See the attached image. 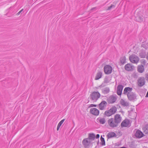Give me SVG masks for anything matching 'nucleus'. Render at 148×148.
Instances as JSON below:
<instances>
[{
    "instance_id": "obj_1",
    "label": "nucleus",
    "mask_w": 148,
    "mask_h": 148,
    "mask_svg": "<svg viewBox=\"0 0 148 148\" xmlns=\"http://www.w3.org/2000/svg\"><path fill=\"white\" fill-rule=\"evenodd\" d=\"M133 88L130 87H126L124 89L123 94L127 96L128 99L130 101L135 100L136 98V95L134 92H132Z\"/></svg>"
},
{
    "instance_id": "obj_2",
    "label": "nucleus",
    "mask_w": 148,
    "mask_h": 148,
    "mask_svg": "<svg viewBox=\"0 0 148 148\" xmlns=\"http://www.w3.org/2000/svg\"><path fill=\"white\" fill-rule=\"evenodd\" d=\"M100 94L98 92L94 91L90 95V100L93 102H96L100 97Z\"/></svg>"
},
{
    "instance_id": "obj_3",
    "label": "nucleus",
    "mask_w": 148,
    "mask_h": 148,
    "mask_svg": "<svg viewBox=\"0 0 148 148\" xmlns=\"http://www.w3.org/2000/svg\"><path fill=\"white\" fill-rule=\"evenodd\" d=\"M129 60L132 63L137 64L139 62V58L136 55L132 54L129 57Z\"/></svg>"
},
{
    "instance_id": "obj_4",
    "label": "nucleus",
    "mask_w": 148,
    "mask_h": 148,
    "mask_svg": "<svg viewBox=\"0 0 148 148\" xmlns=\"http://www.w3.org/2000/svg\"><path fill=\"white\" fill-rule=\"evenodd\" d=\"M108 125L110 127L112 128H114L118 126L113 118H111L108 121Z\"/></svg>"
},
{
    "instance_id": "obj_5",
    "label": "nucleus",
    "mask_w": 148,
    "mask_h": 148,
    "mask_svg": "<svg viewBox=\"0 0 148 148\" xmlns=\"http://www.w3.org/2000/svg\"><path fill=\"white\" fill-rule=\"evenodd\" d=\"M117 99V96L116 95H112L107 99V101L109 103L112 104L116 101Z\"/></svg>"
},
{
    "instance_id": "obj_6",
    "label": "nucleus",
    "mask_w": 148,
    "mask_h": 148,
    "mask_svg": "<svg viewBox=\"0 0 148 148\" xmlns=\"http://www.w3.org/2000/svg\"><path fill=\"white\" fill-rule=\"evenodd\" d=\"M104 71L105 74H111L112 71V67L109 65H107L104 67Z\"/></svg>"
},
{
    "instance_id": "obj_7",
    "label": "nucleus",
    "mask_w": 148,
    "mask_h": 148,
    "mask_svg": "<svg viewBox=\"0 0 148 148\" xmlns=\"http://www.w3.org/2000/svg\"><path fill=\"white\" fill-rule=\"evenodd\" d=\"M145 79L144 77H139L137 81V84L139 87H141L143 86L145 84Z\"/></svg>"
},
{
    "instance_id": "obj_8",
    "label": "nucleus",
    "mask_w": 148,
    "mask_h": 148,
    "mask_svg": "<svg viewBox=\"0 0 148 148\" xmlns=\"http://www.w3.org/2000/svg\"><path fill=\"white\" fill-rule=\"evenodd\" d=\"M107 103L105 101H102L98 105L99 108L101 110H104L106 106Z\"/></svg>"
},
{
    "instance_id": "obj_9",
    "label": "nucleus",
    "mask_w": 148,
    "mask_h": 148,
    "mask_svg": "<svg viewBox=\"0 0 148 148\" xmlns=\"http://www.w3.org/2000/svg\"><path fill=\"white\" fill-rule=\"evenodd\" d=\"M90 113L95 116H98L99 113V110L96 108H92L90 109Z\"/></svg>"
},
{
    "instance_id": "obj_10",
    "label": "nucleus",
    "mask_w": 148,
    "mask_h": 148,
    "mask_svg": "<svg viewBox=\"0 0 148 148\" xmlns=\"http://www.w3.org/2000/svg\"><path fill=\"white\" fill-rule=\"evenodd\" d=\"M114 120L118 125V124L121 121L122 118L120 115L119 114H117L115 115Z\"/></svg>"
},
{
    "instance_id": "obj_11",
    "label": "nucleus",
    "mask_w": 148,
    "mask_h": 148,
    "mask_svg": "<svg viewBox=\"0 0 148 148\" xmlns=\"http://www.w3.org/2000/svg\"><path fill=\"white\" fill-rule=\"evenodd\" d=\"M134 68V67L131 64H127L125 66V69L127 71H132Z\"/></svg>"
},
{
    "instance_id": "obj_12",
    "label": "nucleus",
    "mask_w": 148,
    "mask_h": 148,
    "mask_svg": "<svg viewBox=\"0 0 148 148\" xmlns=\"http://www.w3.org/2000/svg\"><path fill=\"white\" fill-rule=\"evenodd\" d=\"M130 121L126 119H125L121 124V127H127L130 126Z\"/></svg>"
},
{
    "instance_id": "obj_13",
    "label": "nucleus",
    "mask_w": 148,
    "mask_h": 148,
    "mask_svg": "<svg viewBox=\"0 0 148 148\" xmlns=\"http://www.w3.org/2000/svg\"><path fill=\"white\" fill-rule=\"evenodd\" d=\"M123 87V86L121 84H119L117 86L116 92L118 95L120 96L121 95Z\"/></svg>"
},
{
    "instance_id": "obj_14",
    "label": "nucleus",
    "mask_w": 148,
    "mask_h": 148,
    "mask_svg": "<svg viewBox=\"0 0 148 148\" xmlns=\"http://www.w3.org/2000/svg\"><path fill=\"white\" fill-rule=\"evenodd\" d=\"M96 120L98 123L101 124H104L106 122L105 119L102 117H99Z\"/></svg>"
},
{
    "instance_id": "obj_15",
    "label": "nucleus",
    "mask_w": 148,
    "mask_h": 148,
    "mask_svg": "<svg viewBox=\"0 0 148 148\" xmlns=\"http://www.w3.org/2000/svg\"><path fill=\"white\" fill-rule=\"evenodd\" d=\"M145 71L144 66L143 65H140L138 66L137 67V71L140 73H143Z\"/></svg>"
},
{
    "instance_id": "obj_16",
    "label": "nucleus",
    "mask_w": 148,
    "mask_h": 148,
    "mask_svg": "<svg viewBox=\"0 0 148 148\" xmlns=\"http://www.w3.org/2000/svg\"><path fill=\"white\" fill-rule=\"evenodd\" d=\"M135 135L136 137L138 138H140L143 136V134L139 130H138L136 131Z\"/></svg>"
},
{
    "instance_id": "obj_17",
    "label": "nucleus",
    "mask_w": 148,
    "mask_h": 148,
    "mask_svg": "<svg viewBox=\"0 0 148 148\" xmlns=\"http://www.w3.org/2000/svg\"><path fill=\"white\" fill-rule=\"evenodd\" d=\"M102 74L103 73L102 71H98L95 76V80H97L101 78L102 75Z\"/></svg>"
},
{
    "instance_id": "obj_18",
    "label": "nucleus",
    "mask_w": 148,
    "mask_h": 148,
    "mask_svg": "<svg viewBox=\"0 0 148 148\" xmlns=\"http://www.w3.org/2000/svg\"><path fill=\"white\" fill-rule=\"evenodd\" d=\"M83 145L85 147H87L90 144V142L89 141V139L88 138L84 139L82 141Z\"/></svg>"
},
{
    "instance_id": "obj_19",
    "label": "nucleus",
    "mask_w": 148,
    "mask_h": 148,
    "mask_svg": "<svg viewBox=\"0 0 148 148\" xmlns=\"http://www.w3.org/2000/svg\"><path fill=\"white\" fill-rule=\"evenodd\" d=\"M120 104L121 105L124 107H127L129 106V103L125 100L122 99L120 101Z\"/></svg>"
},
{
    "instance_id": "obj_20",
    "label": "nucleus",
    "mask_w": 148,
    "mask_h": 148,
    "mask_svg": "<svg viewBox=\"0 0 148 148\" xmlns=\"http://www.w3.org/2000/svg\"><path fill=\"white\" fill-rule=\"evenodd\" d=\"M112 115L115 114L117 110V108L115 106H113L109 110Z\"/></svg>"
},
{
    "instance_id": "obj_21",
    "label": "nucleus",
    "mask_w": 148,
    "mask_h": 148,
    "mask_svg": "<svg viewBox=\"0 0 148 148\" xmlns=\"http://www.w3.org/2000/svg\"><path fill=\"white\" fill-rule=\"evenodd\" d=\"M143 130L146 134L148 133V125H145L143 126L142 127Z\"/></svg>"
},
{
    "instance_id": "obj_22",
    "label": "nucleus",
    "mask_w": 148,
    "mask_h": 148,
    "mask_svg": "<svg viewBox=\"0 0 148 148\" xmlns=\"http://www.w3.org/2000/svg\"><path fill=\"white\" fill-rule=\"evenodd\" d=\"M126 58L125 56H123L120 59V63L122 64H123L126 63Z\"/></svg>"
},
{
    "instance_id": "obj_23",
    "label": "nucleus",
    "mask_w": 148,
    "mask_h": 148,
    "mask_svg": "<svg viewBox=\"0 0 148 148\" xmlns=\"http://www.w3.org/2000/svg\"><path fill=\"white\" fill-rule=\"evenodd\" d=\"M110 91V89L108 87H106L103 89L102 90V92L104 94H107Z\"/></svg>"
},
{
    "instance_id": "obj_24",
    "label": "nucleus",
    "mask_w": 148,
    "mask_h": 148,
    "mask_svg": "<svg viewBox=\"0 0 148 148\" xmlns=\"http://www.w3.org/2000/svg\"><path fill=\"white\" fill-rule=\"evenodd\" d=\"M116 134L114 132H110L108 133L107 136L108 138H111L114 136Z\"/></svg>"
},
{
    "instance_id": "obj_25",
    "label": "nucleus",
    "mask_w": 148,
    "mask_h": 148,
    "mask_svg": "<svg viewBox=\"0 0 148 148\" xmlns=\"http://www.w3.org/2000/svg\"><path fill=\"white\" fill-rule=\"evenodd\" d=\"M95 137V135L93 134H90L89 135V138L90 139L94 140Z\"/></svg>"
},
{
    "instance_id": "obj_26",
    "label": "nucleus",
    "mask_w": 148,
    "mask_h": 148,
    "mask_svg": "<svg viewBox=\"0 0 148 148\" xmlns=\"http://www.w3.org/2000/svg\"><path fill=\"white\" fill-rule=\"evenodd\" d=\"M104 114L107 116H110L112 115L109 110L106 111L104 112Z\"/></svg>"
},
{
    "instance_id": "obj_27",
    "label": "nucleus",
    "mask_w": 148,
    "mask_h": 148,
    "mask_svg": "<svg viewBox=\"0 0 148 148\" xmlns=\"http://www.w3.org/2000/svg\"><path fill=\"white\" fill-rule=\"evenodd\" d=\"M101 144L102 145H105V142L104 138L101 136Z\"/></svg>"
},
{
    "instance_id": "obj_28",
    "label": "nucleus",
    "mask_w": 148,
    "mask_h": 148,
    "mask_svg": "<svg viewBox=\"0 0 148 148\" xmlns=\"http://www.w3.org/2000/svg\"><path fill=\"white\" fill-rule=\"evenodd\" d=\"M140 56L141 58H144L146 57V53L145 52H141L140 53Z\"/></svg>"
},
{
    "instance_id": "obj_29",
    "label": "nucleus",
    "mask_w": 148,
    "mask_h": 148,
    "mask_svg": "<svg viewBox=\"0 0 148 148\" xmlns=\"http://www.w3.org/2000/svg\"><path fill=\"white\" fill-rule=\"evenodd\" d=\"M141 63L142 64L141 65H143V66H144V65H145V64L146 63V62L145 60L144 59H143L141 60Z\"/></svg>"
},
{
    "instance_id": "obj_30",
    "label": "nucleus",
    "mask_w": 148,
    "mask_h": 148,
    "mask_svg": "<svg viewBox=\"0 0 148 148\" xmlns=\"http://www.w3.org/2000/svg\"><path fill=\"white\" fill-rule=\"evenodd\" d=\"M106 84L104 82L102 84L99 86V87L100 88H101L102 87H104L106 86Z\"/></svg>"
},
{
    "instance_id": "obj_31",
    "label": "nucleus",
    "mask_w": 148,
    "mask_h": 148,
    "mask_svg": "<svg viewBox=\"0 0 148 148\" xmlns=\"http://www.w3.org/2000/svg\"><path fill=\"white\" fill-rule=\"evenodd\" d=\"M115 7V5H114L112 4L110 6L108 7L107 9L108 10H110L112 8H114Z\"/></svg>"
},
{
    "instance_id": "obj_32",
    "label": "nucleus",
    "mask_w": 148,
    "mask_h": 148,
    "mask_svg": "<svg viewBox=\"0 0 148 148\" xmlns=\"http://www.w3.org/2000/svg\"><path fill=\"white\" fill-rule=\"evenodd\" d=\"M97 105H95V104H90L88 106V108H91V107H96Z\"/></svg>"
},
{
    "instance_id": "obj_33",
    "label": "nucleus",
    "mask_w": 148,
    "mask_h": 148,
    "mask_svg": "<svg viewBox=\"0 0 148 148\" xmlns=\"http://www.w3.org/2000/svg\"><path fill=\"white\" fill-rule=\"evenodd\" d=\"M65 120L64 119H63L61 121H60V122L58 124V125L61 126L62 124L64 122Z\"/></svg>"
},
{
    "instance_id": "obj_34",
    "label": "nucleus",
    "mask_w": 148,
    "mask_h": 148,
    "mask_svg": "<svg viewBox=\"0 0 148 148\" xmlns=\"http://www.w3.org/2000/svg\"><path fill=\"white\" fill-rule=\"evenodd\" d=\"M143 45V47L145 49H147L148 48V42L144 44Z\"/></svg>"
},
{
    "instance_id": "obj_35",
    "label": "nucleus",
    "mask_w": 148,
    "mask_h": 148,
    "mask_svg": "<svg viewBox=\"0 0 148 148\" xmlns=\"http://www.w3.org/2000/svg\"><path fill=\"white\" fill-rule=\"evenodd\" d=\"M106 84H107L109 82V81H108V79L107 78H105L104 79V81H103Z\"/></svg>"
},
{
    "instance_id": "obj_36",
    "label": "nucleus",
    "mask_w": 148,
    "mask_h": 148,
    "mask_svg": "<svg viewBox=\"0 0 148 148\" xmlns=\"http://www.w3.org/2000/svg\"><path fill=\"white\" fill-rule=\"evenodd\" d=\"M133 75L134 76V77L135 78H137L138 76V74L135 73H133Z\"/></svg>"
},
{
    "instance_id": "obj_37",
    "label": "nucleus",
    "mask_w": 148,
    "mask_h": 148,
    "mask_svg": "<svg viewBox=\"0 0 148 148\" xmlns=\"http://www.w3.org/2000/svg\"><path fill=\"white\" fill-rule=\"evenodd\" d=\"M145 78L146 79V80L148 81V73L145 74Z\"/></svg>"
},
{
    "instance_id": "obj_38",
    "label": "nucleus",
    "mask_w": 148,
    "mask_h": 148,
    "mask_svg": "<svg viewBox=\"0 0 148 148\" xmlns=\"http://www.w3.org/2000/svg\"><path fill=\"white\" fill-rule=\"evenodd\" d=\"M139 18H140V19L138 21L140 22L142 21H143V18H141L140 17H139Z\"/></svg>"
},
{
    "instance_id": "obj_39",
    "label": "nucleus",
    "mask_w": 148,
    "mask_h": 148,
    "mask_svg": "<svg viewBox=\"0 0 148 148\" xmlns=\"http://www.w3.org/2000/svg\"><path fill=\"white\" fill-rule=\"evenodd\" d=\"M23 10V9H22L20 11L17 13V14L18 15H19V14H20V13H21V12H22V11Z\"/></svg>"
},
{
    "instance_id": "obj_40",
    "label": "nucleus",
    "mask_w": 148,
    "mask_h": 148,
    "mask_svg": "<svg viewBox=\"0 0 148 148\" xmlns=\"http://www.w3.org/2000/svg\"><path fill=\"white\" fill-rule=\"evenodd\" d=\"M99 134H97L96 136V138H99Z\"/></svg>"
},
{
    "instance_id": "obj_41",
    "label": "nucleus",
    "mask_w": 148,
    "mask_h": 148,
    "mask_svg": "<svg viewBox=\"0 0 148 148\" xmlns=\"http://www.w3.org/2000/svg\"><path fill=\"white\" fill-rule=\"evenodd\" d=\"M60 127V126L58 125L57 127V130H58Z\"/></svg>"
},
{
    "instance_id": "obj_42",
    "label": "nucleus",
    "mask_w": 148,
    "mask_h": 148,
    "mask_svg": "<svg viewBox=\"0 0 148 148\" xmlns=\"http://www.w3.org/2000/svg\"><path fill=\"white\" fill-rule=\"evenodd\" d=\"M146 58L148 60V53H147V55L146 57Z\"/></svg>"
},
{
    "instance_id": "obj_43",
    "label": "nucleus",
    "mask_w": 148,
    "mask_h": 148,
    "mask_svg": "<svg viewBox=\"0 0 148 148\" xmlns=\"http://www.w3.org/2000/svg\"><path fill=\"white\" fill-rule=\"evenodd\" d=\"M127 148L126 147H122L120 148Z\"/></svg>"
},
{
    "instance_id": "obj_44",
    "label": "nucleus",
    "mask_w": 148,
    "mask_h": 148,
    "mask_svg": "<svg viewBox=\"0 0 148 148\" xmlns=\"http://www.w3.org/2000/svg\"><path fill=\"white\" fill-rule=\"evenodd\" d=\"M95 8H92L91 9V10H93V9H95Z\"/></svg>"
}]
</instances>
